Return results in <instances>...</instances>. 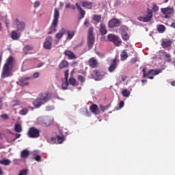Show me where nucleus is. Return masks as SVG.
<instances>
[{
  "label": "nucleus",
  "mask_w": 175,
  "mask_h": 175,
  "mask_svg": "<svg viewBox=\"0 0 175 175\" xmlns=\"http://www.w3.org/2000/svg\"><path fill=\"white\" fill-rule=\"evenodd\" d=\"M14 66V59L12 56H10L2 69L1 78L2 79H7V77H12L13 76V67Z\"/></svg>",
  "instance_id": "nucleus-1"
},
{
  "label": "nucleus",
  "mask_w": 175,
  "mask_h": 175,
  "mask_svg": "<svg viewBox=\"0 0 175 175\" xmlns=\"http://www.w3.org/2000/svg\"><path fill=\"white\" fill-rule=\"evenodd\" d=\"M51 96V93L49 92L40 94L39 96L33 102V106H34L36 109H39L40 106L47 103V102L50 100Z\"/></svg>",
  "instance_id": "nucleus-2"
},
{
  "label": "nucleus",
  "mask_w": 175,
  "mask_h": 175,
  "mask_svg": "<svg viewBox=\"0 0 175 175\" xmlns=\"http://www.w3.org/2000/svg\"><path fill=\"white\" fill-rule=\"evenodd\" d=\"M58 20H59V11L57 8L54 9L53 19L51 27H49V31L48 35H52L57 32V27H58Z\"/></svg>",
  "instance_id": "nucleus-3"
},
{
  "label": "nucleus",
  "mask_w": 175,
  "mask_h": 175,
  "mask_svg": "<svg viewBox=\"0 0 175 175\" xmlns=\"http://www.w3.org/2000/svg\"><path fill=\"white\" fill-rule=\"evenodd\" d=\"M94 43H95V37H94V27H90L88 32V46L89 50L92 49Z\"/></svg>",
  "instance_id": "nucleus-4"
},
{
  "label": "nucleus",
  "mask_w": 175,
  "mask_h": 175,
  "mask_svg": "<svg viewBox=\"0 0 175 175\" xmlns=\"http://www.w3.org/2000/svg\"><path fill=\"white\" fill-rule=\"evenodd\" d=\"M60 133L62 137L59 135H57L56 137H53L51 138V140L53 142H56L57 144H62V143H64L65 140L64 136H67L68 135V130L66 129H63L62 131H60Z\"/></svg>",
  "instance_id": "nucleus-5"
},
{
  "label": "nucleus",
  "mask_w": 175,
  "mask_h": 175,
  "mask_svg": "<svg viewBox=\"0 0 175 175\" xmlns=\"http://www.w3.org/2000/svg\"><path fill=\"white\" fill-rule=\"evenodd\" d=\"M107 39L109 42H111L112 43H113V44H115V46H117V47H120V46H121L122 43V41L121 40L120 36H116V34H108Z\"/></svg>",
  "instance_id": "nucleus-6"
},
{
  "label": "nucleus",
  "mask_w": 175,
  "mask_h": 175,
  "mask_svg": "<svg viewBox=\"0 0 175 175\" xmlns=\"http://www.w3.org/2000/svg\"><path fill=\"white\" fill-rule=\"evenodd\" d=\"M29 137L31 139H38L40 136V131L36 127H31L27 133Z\"/></svg>",
  "instance_id": "nucleus-7"
},
{
  "label": "nucleus",
  "mask_w": 175,
  "mask_h": 175,
  "mask_svg": "<svg viewBox=\"0 0 175 175\" xmlns=\"http://www.w3.org/2000/svg\"><path fill=\"white\" fill-rule=\"evenodd\" d=\"M106 76V73L103 72H99L97 70H94L92 74V79L96 81H100L103 77Z\"/></svg>",
  "instance_id": "nucleus-8"
},
{
  "label": "nucleus",
  "mask_w": 175,
  "mask_h": 175,
  "mask_svg": "<svg viewBox=\"0 0 175 175\" xmlns=\"http://www.w3.org/2000/svg\"><path fill=\"white\" fill-rule=\"evenodd\" d=\"M146 70H147V68H144L142 70L144 77H147L149 75H152V76H158L159 73H162V70H163L162 69H159V70L150 69L148 72H146Z\"/></svg>",
  "instance_id": "nucleus-9"
},
{
  "label": "nucleus",
  "mask_w": 175,
  "mask_h": 175,
  "mask_svg": "<svg viewBox=\"0 0 175 175\" xmlns=\"http://www.w3.org/2000/svg\"><path fill=\"white\" fill-rule=\"evenodd\" d=\"M137 20H139V21H142V23H150V21L152 20V10L148 9L146 16H139Z\"/></svg>",
  "instance_id": "nucleus-10"
},
{
  "label": "nucleus",
  "mask_w": 175,
  "mask_h": 175,
  "mask_svg": "<svg viewBox=\"0 0 175 175\" xmlns=\"http://www.w3.org/2000/svg\"><path fill=\"white\" fill-rule=\"evenodd\" d=\"M161 12L165 14V18H169L174 14V8L173 7H167L165 8H161Z\"/></svg>",
  "instance_id": "nucleus-11"
},
{
  "label": "nucleus",
  "mask_w": 175,
  "mask_h": 175,
  "mask_svg": "<svg viewBox=\"0 0 175 175\" xmlns=\"http://www.w3.org/2000/svg\"><path fill=\"white\" fill-rule=\"evenodd\" d=\"M122 22L117 18H113L108 23L109 28H118L121 25Z\"/></svg>",
  "instance_id": "nucleus-12"
},
{
  "label": "nucleus",
  "mask_w": 175,
  "mask_h": 175,
  "mask_svg": "<svg viewBox=\"0 0 175 175\" xmlns=\"http://www.w3.org/2000/svg\"><path fill=\"white\" fill-rule=\"evenodd\" d=\"M14 24L16 26L17 32H23L25 29V23L18 21V19H15Z\"/></svg>",
  "instance_id": "nucleus-13"
},
{
  "label": "nucleus",
  "mask_w": 175,
  "mask_h": 175,
  "mask_svg": "<svg viewBox=\"0 0 175 175\" xmlns=\"http://www.w3.org/2000/svg\"><path fill=\"white\" fill-rule=\"evenodd\" d=\"M29 80H32V77H23L18 79L17 83L18 85H21V87H25V85H28V84H29L28 82Z\"/></svg>",
  "instance_id": "nucleus-14"
},
{
  "label": "nucleus",
  "mask_w": 175,
  "mask_h": 175,
  "mask_svg": "<svg viewBox=\"0 0 175 175\" xmlns=\"http://www.w3.org/2000/svg\"><path fill=\"white\" fill-rule=\"evenodd\" d=\"M117 68V57H116L114 59H113L111 65L109 66L108 70L110 72V73H113L114 70H116V68Z\"/></svg>",
  "instance_id": "nucleus-15"
},
{
  "label": "nucleus",
  "mask_w": 175,
  "mask_h": 175,
  "mask_svg": "<svg viewBox=\"0 0 175 175\" xmlns=\"http://www.w3.org/2000/svg\"><path fill=\"white\" fill-rule=\"evenodd\" d=\"M90 110L93 113V114H95V116L100 114V111L98 109V105H96V104L92 105L90 107Z\"/></svg>",
  "instance_id": "nucleus-16"
},
{
  "label": "nucleus",
  "mask_w": 175,
  "mask_h": 175,
  "mask_svg": "<svg viewBox=\"0 0 175 175\" xmlns=\"http://www.w3.org/2000/svg\"><path fill=\"white\" fill-rule=\"evenodd\" d=\"M75 6L77 8V10H79V14L81 16L79 17V20L84 18L85 16V11H84L83 8H81V6H80V5H79L77 3L75 4Z\"/></svg>",
  "instance_id": "nucleus-17"
},
{
  "label": "nucleus",
  "mask_w": 175,
  "mask_h": 175,
  "mask_svg": "<svg viewBox=\"0 0 175 175\" xmlns=\"http://www.w3.org/2000/svg\"><path fill=\"white\" fill-rule=\"evenodd\" d=\"M64 55H66V57H68L69 59H77V57L76 56V55L74 54L73 52H72V51H65Z\"/></svg>",
  "instance_id": "nucleus-18"
},
{
  "label": "nucleus",
  "mask_w": 175,
  "mask_h": 175,
  "mask_svg": "<svg viewBox=\"0 0 175 175\" xmlns=\"http://www.w3.org/2000/svg\"><path fill=\"white\" fill-rule=\"evenodd\" d=\"M66 34H67L66 40H72V39H73V36H75V35H76V31H75V30L67 31Z\"/></svg>",
  "instance_id": "nucleus-19"
},
{
  "label": "nucleus",
  "mask_w": 175,
  "mask_h": 175,
  "mask_svg": "<svg viewBox=\"0 0 175 175\" xmlns=\"http://www.w3.org/2000/svg\"><path fill=\"white\" fill-rule=\"evenodd\" d=\"M66 32V29L64 28H62L60 31L55 35L56 39H62V36L65 35V33Z\"/></svg>",
  "instance_id": "nucleus-20"
},
{
  "label": "nucleus",
  "mask_w": 175,
  "mask_h": 175,
  "mask_svg": "<svg viewBox=\"0 0 175 175\" xmlns=\"http://www.w3.org/2000/svg\"><path fill=\"white\" fill-rule=\"evenodd\" d=\"M89 65L90 68H92L93 69L96 68V65H98V62L95 58L92 57L89 60Z\"/></svg>",
  "instance_id": "nucleus-21"
},
{
  "label": "nucleus",
  "mask_w": 175,
  "mask_h": 175,
  "mask_svg": "<svg viewBox=\"0 0 175 175\" xmlns=\"http://www.w3.org/2000/svg\"><path fill=\"white\" fill-rule=\"evenodd\" d=\"M100 33L101 35H106L107 33V29H106V25L100 23Z\"/></svg>",
  "instance_id": "nucleus-22"
},
{
  "label": "nucleus",
  "mask_w": 175,
  "mask_h": 175,
  "mask_svg": "<svg viewBox=\"0 0 175 175\" xmlns=\"http://www.w3.org/2000/svg\"><path fill=\"white\" fill-rule=\"evenodd\" d=\"M38 154H39V151H38V150H34L33 152V155L34 157L35 161H36L37 162H41L42 157H40V155H38Z\"/></svg>",
  "instance_id": "nucleus-23"
},
{
  "label": "nucleus",
  "mask_w": 175,
  "mask_h": 175,
  "mask_svg": "<svg viewBox=\"0 0 175 175\" xmlns=\"http://www.w3.org/2000/svg\"><path fill=\"white\" fill-rule=\"evenodd\" d=\"M94 3L91 1H82L83 8H85L86 9H92V5Z\"/></svg>",
  "instance_id": "nucleus-24"
},
{
  "label": "nucleus",
  "mask_w": 175,
  "mask_h": 175,
  "mask_svg": "<svg viewBox=\"0 0 175 175\" xmlns=\"http://www.w3.org/2000/svg\"><path fill=\"white\" fill-rule=\"evenodd\" d=\"M161 46L163 49L170 47L172 46V40H164L161 42Z\"/></svg>",
  "instance_id": "nucleus-25"
},
{
  "label": "nucleus",
  "mask_w": 175,
  "mask_h": 175,
  "mask_svg": "<svg viewBox=\"0 0 175 175\" xmlns=\"http://www.w3.org/2000/svg\"><path fill=\"white\" fill-rule=\"evenodd\" d=\"M69 63L66 60H62L59 64V69H65V68H68Z\"/></svg>",
  "instance_id": "nucleus-26"
},
{
  "label": "nucleus",
  "mask_w": 175,
  "mask_h": 175,
  "mask_svg": "<svg viewBox=\"0 0 175 175\" xmlns=\"http://www.w3.org/2000/svg\"><path fill=\"white\" fill-rule=\"evenodd\" d=\"M54 121V118L53 117H48L45 118V126H49V125L52 124Z\"/></svg>",
  "instance_id": "nucleus-27"
},
{
  "label": "nucleus",
  "mask_w": 175,
  "mask_h": 175,
  "mask_svg": "<svg viewBox=\"0 0 175 175\" xmlns=\"http://www.w3.org/2000/svg\"><path fill=\"white\" fill-rule=\"evenodd\" d=\"M29 155V151H28V150L27 149H25L21 153V158H23V159L28 158Z\"/></svg>",
  "instance_id": "nucleus-28"
},
{
  "label": "nucleus",
  "mask_w": 175,
  "mask_h": 175,
  "mask_svg": "<svg viewBox=\"0 0 175 175\" xmlns=\"http://www.w3.org/2000/svg\"><path fill=\"white\" fill-rule=\"evenodd\" d=\"M11 38L13 39V40H18L20 38V36H18V33H17V31H12L11 33Z\"/></svg>",
  "instance_id": "nucleus-29"
},
{
  "label": "nucleus",
  "mask_w": 175,
  "mask_h": 175,
  "mask_svg": "<svg viewBox=\"0 0 175 175\" xmlns=\"http://www.w3.org/2000/svg\"><path fill=\"white\" fill-rule=\"evenodd\" d=\"M93 20L94 21H96L97 24H99L100 21H102V16L101 15H98V14H94L93 16Z\"/></svg>",
  "instance_id": "nucleus-30"
},
{
  "label": "nucleus",
  "mask_w": 175,
  "mask_h": 175,
  "mask_svg": "<svg viewBox=\"0 0 175 175\" xmlns=\"http://www.w3.org/2000/svg\"><path fill=\"white\" fill-rule=\"evenodd\" d=\"M51 46H53V42L45 41L44 43V49L45 50H51Z\"/></svg>",
  "instance_id": "nucleus-31"
},
{
  "label": "nucleus",
  "mask_w": 175,
  "mask_h": 175,
  "mask_svg": "<svg viewBox=\"0 0 175 175\" xmlns=\"http://www.w3.org/2000/svg\"><path fill=\"white\" fill-rule=\"evenodd\" d=\"M14 131L15 132H17V133H21V132H23V127H21V124H15Z\"/></svg>",
  "instance_id": "nucleus-32"
},
{
  "label": "nucleus",
  "mask_w": 175,
  "mask_h": 175,
  "mask_svg": "<svg viewBox=\"0 0 175 175\" xmlns=\"http://www.w3.org/2000/svg\"><path fill=\"white\" fill-rule=\"evenodd\" d=\"M122 94L124 98H129V95H131V92L128 90V89H125L122 92Z\"/></svg>",
  "instance_id": "nucleus-33"
},
{
  "label": "nucleus",
  "mask_w": 175,
  "mask_h": 175,
  "mask_svg": "<svg viewBox=\"0 0 175 175\" xmlns=\"http://www.w3.org/2000/svg\"><path fill=\"white\" fill-rule=\"evenodd\" d=\"M121 36H122V40H124V42H128V40H129L130 37L128 33H122Z\"/></svg>",
  "instance_id": "nucleus-34"
},
{
  "label": "nucleus",
  "mask_w": 175,
  "mask_h": 175,
  "mask_svg": "<svg viewBox=\"0 0 175 175\" xmlns=\"http://www.w3.org/2000/svg\"><path fill=\"white\" fill-rule=\"evenodd\" d=\"M10 163H11V161L10 159L0 160L1 165H5V166H8V165H10Z\"/></svg>",
  "instance_id": "nucleus-35"
},
{
  "label": "nucleus",
  "mask_w": 175,
  "mask_h": 175,
  "mask_svg": "<svg viewBox=\"0 0 175 175\" xmlns=\"http://www.w3.org/2000/svg\"><path fill=\"white\" fill-rule=\"evenodd\" d=\"M165 29L166 28L163 25H159L157 27V30L160 33H163V32H165Z\"/></svg>",
  "instance_id": "nucleus-36"
},
{
  "label": "nucleus",
  "mask_w": 175,
  "mask_h": 175,
  "mask_svg": "<svg viewBox=\"0 0 175 175\" xmlns=\"http://www.w3.org/2000/svg\"><path fill=\"white\" fill-rule=\"evenodd\" d=\"M120 35L122 33H126V31H128V27L122 26L120 29Z\"/></svg>",
  "instance_id": "nucleus-37"
},
{
  "label": "nucleus",
  "mask_w": 175,
  "mask_h": 175,
  "mask_svg": "<svg viewBox=\"0 0 175 175\" xmlns=\"http://www.w3.org/2000/svg\"><path fill=\"white\" fill-rule=\"evenodd\" d=\"M72 85V87H75L76 85V79L75 78H70L68 81V85Z\"/></svg>",
  "instance_id": "nucleus-38"
},
{
  "label": "nucleus",
  "mask_w": 175,
  "mask_h": 175,
  "mask_svg": "<svg viewBox=\"0 0 175 175\" xmlns=\"http://www.w3.org/2000/svg\"><path fill=\"white\" fill-rule=\"evenodd\" d=\"M120 57L121 58H124V59H126V58H128V53H126V51H123L121 53Z\"/></svg>",
  "instance_id": "nucleus-39"
},
{
  "label": "nucleus",
  "mask_w": 175,
  "mask_h": 175,
  "mask_svg": "<svg viewBox=\"0 0 175 175\" xmlns=\"http://www.w3.org/2000/svg\"><path fill=\"white\" fill-rule=\"evenodd\" d=\"M33 47L31 45H27L23 48L24 51H31V50H33Z\"/></svg>",
  "instance_id": "nucleus-40"
},
{
  "label": "nucleus",
  "mask_w": 175,
  "mask_h": 175,
  "mask_svg": "<svg viewBox=\"0 0 175 175\" xmlns=\"http://www.w3.org/2000/svg\"><path fill=\"white\" fill-rule=\"evenodd\" d=\"M69 85V81H66L65 83H63L62 85V90H66Z\"/></svg>",
  "instance_id": "nucleus-41"
},
{
  "label": "nucleus",
  "mask_w": 175,
  "mask_h": 175,
  "mask_svg": "<svg viewBox=\"0 0 175 175\" xmlns=\"http://www.w3.org/2000/svg\"><path fill=\"white\" fill-rule=\"evenodd\" d=\"M19 114L21 116H27L28 114V109H25L20 111Z\"/></svg>",
  "instance_id": "nucleus-42"
},
{
  "label": "nucleus",
  "mask_w": 175,
  "mask_h": 175,
  "mask_svg": "<svg viewBox=\"0 0 175 175\" xmlns=\"http://www.w3.org/2000/svg\"><path fill=\"white\" fill-rule=\"evenodd\" d=\"M55 107L53 105H48L46 107V111H52V110H54Z\"/></svg>",
  "instance_id": "nucleus-43"
},
{
  "label": "nucleus",
  "mask_w": 175,
  "mask_h": 175,
  "mask_svg": "<svg viewBox=\"0 0 175 175\" xmlns=\"http://www.w3.org/2000/svg\"><path fill=\"white\" fill-rule=\"evenodd\" d=\"M64 76H65V80H66V81H69L68 80V77H69V70H66L65 72H64Z\"/></svg>",
  "instance_id": "nucleus-44"
},
{
  "label": "nucleus",
  "mask_w": 175,
  "mask_h": 175,
  "mask_svg": "<svg viewBox=\"0 0 175 175\" xmlns=\"http://www.w3.org/2000/svg\"><path fill=\"white\" fill-rule=\"evenodd\" d=\"M78 80H79L81 83H84V81H85V78L83 75H79Z\"/></svg>",
  "instance_id": "nucleus-45"
},
{
  "label": "nucleus",
  "mask_w": 175,
  "mask_h": 175,
  "mask_svg": "<svg viewBox=\"0 0 175 175\" xmlns=\"http://www.w3.org/2000/svg\"><path fill=\"white\" fill-rule=\"evenodd\" d=\"M27 173H28V170L23 169L21 171H20V173L18 175H27Z\"/></svg>",
  "instance_id": "nucleus-46"
},
{
  "label": "nucleus",
  "mask_w": 175,
  "mask_h": 175,
  "mask_svg": "<svg viewBox=\"0 0 175 175\" xmlns=\"http://www.w3.org/2000/svg\"><path fill=\"white\" fill-rule=\"evenodd\" d=\"M158 10H159V7H158L157 4H153L152 11L155 12H158Z\"/></svg>",
  "instance_id": "nucleus-47"
},
{
  "label": "nucleus",
  "mask_w": 175,
  "mask_h": 175,
  "mask_svg": "<svg viewBox=\"0 0 175 175\" xmlns=\"http://www.w3.org/2000/svg\"><path fill=\"white\" fill-rule=\"evenodd\" d=\"M84 25L87 27H90V22L88 21V18L85 19Z\"/></svg>",
  "instance_id": "nucleus-48"
},
{
  "label": "nucleus",
  "mask_w": 175,
  "mask_h": 175,
  "mask_svg": "<svg viewBox=\"0 0 175 175\" xmlns=\"http://www.w3.org/2000/svg\"><path fill=\"white\" fill-rule=\"evenodd\" d=\"M45 42H50V43H53V37L51 36H48L46 38V41Z\"/></svg>",
  "instance_id": "nucleus-49"
},
{
  "label": "nucleus",
  "mask_w": 175,
  "mask_h": 175,
  "mask_svg": "<svg viewBox=\"0 0 175 175\" xmlns=\"http://www.w3.org/2000/svg\"><path fill=\"white\" fill-rule=\"evenodd\" d=\"M1 118H3V120H8L9 119V116H8V114L5 113V114H2L1 116Z\"/></svg>",
  "instance_id": "nucleus-50"
},
{
  "label": "nucleus",
  "mask_w": 175,
  "mask_h": 175,
  "mask_svg": "<svg viewBox=\"0 0 175 175\" xmlns=\"http://www.w3.org/2000/svg\"><path fill=\"white\" fill-rule=\"evenodd\" d=\"M20 101L16 100L14 101V104L12 105V107H16V106H18L20 105Z\"/></svg>",
  "instance_id": "nucleus-51"
},
{
  "label": "nucleus",
  "mask_w": 175,
  "mask_h": 175,
  "mask_svg": "<svg viewBox=\"0 0 175 175\" xmlns=\"http://www.w3.org/2000/svg\"><path fill=\"white\" fill-rule=\"evenodd\" d=\"M40 6V2L39 1H37L34 3V8H39Z\"/></svg>",
  "instance_id": "nucleus-52"
},
{
  "label": "nucleus",
  "mask_w": 175,
  "mask_h": 175,
  "mask_svg": "<svg viewBox=\"0 0 175 175\" xmlns=\"http://www.w3.org/2000/svg\"><path fill=\"white\" fill-rule=\"evenodd\" d=\"M97 55H98V57H100V58H103V57H105V54H103V53L100 52H96Z\"/></svg>",
  "instance_id": "nucleus-53"
},
{
  "label": "nucleus",
  "mask_w": 175,
  "mask_h": 175,
  "mask_svg": "<svg viewBox=\"0 0 175 175\" xmlns=\"http://www.w3.org/2000/svg\"><path fill=\"white\" fill-rule=\"evenodd\" d=\"M38 77H39V72H35V73L33 75V79H38Z\"/></svg>",
  "instance_id": "nucleus-54"
},
{
  "label": "nucleus",
  "mask_w": 175,
  "mask_h": 175,
  "mask_svg": "<svg viewBox=\"0 0 175 175\" xmlns=\"http://www.w3.org/2000/svg\"><path fill=\"white\" fill-rule=\"evenodd\" d=\"M83 46V42H80L79 44H77L74 49H79V47H81Z\"/></svg>",
  "instance_id": "nucleus-55"
},
{
  "label": "nucleus",
  "mask_w": 175,
  "mask_h": 175,
  "mask_svg": "<svg viewBox=\"0 0 175 175\" xmlns=\"http://www.w3.org/2000/svg\"><path fill=\"white\" fill-rule=\"evenodd\" d=\"M131 64H136V62H137V59L133 57L131 59Z\"/></svg>",
  "instance_id": "nucleus-56"
},
{
  "label": "nucleus",
  "mask_w": 175,
  "mask_h": 175,
  "mask_svg": "<svg viewBox=\"0 0 175 175\" xmlns=\"http://www.w3.org/2000/svg\"><path fill=\"white\" fill-rule=\"evenodd\" d=\"M124 107V101H120L119 103V109H122Z\"/></svg>",
  "instance_id": "nucleus-57"
},
{
  "label": "nucleus",
  "mask_w": 175,
  "mask_h": 175,
  "mask_svg": "<svg viewBox=\"0 0 175 175\" xmlns=\"http://www.w3.org/2000/svg\"><path fill=\"white\" fill-rule=\"evenodd\" d=\"M85 116L86 117H91V113L88 111V109H85Z\"/></svg>",
  "instance_id": "nucleus-58"
},
{
  "label": "nucleus",
  "mask_w": 175,
  "mask_h": 175,
  "mask_svg": "<svg viewBox=\"0 0 175 175\" xmlns=\"http://www.w3.org/2000/svg\"><path fill=\"white\" fill-rule=\"evenodd\" d=\"M110 107H111V105H110V104L104 107L105 111H106V110H109V109H110Z\"/></svg>",
  "instance_id": "nucleus-59"
},
{
  "label": "nucleus",
  "mask_w": 175,
  "mask_h": 175,
  "mask_svg": "<svg viewBox=\"0 0 175 175\" xmlns=\"http://www.w3.org/2000/svg\"><path fill=\"white\" fill-rule=\"evenodd\" d=\"M164 54H165V58H168L169 59V58H170V57H172V55L170 53H167L166 52H165Z\"/></svg>",
  "instance_id": "nucleus-60"
},
{
  "label": "nucleus",
  "mask_w": 175,
  "mask_h": 175,
  "mask_svg": "<svg viewBox=\"0 0 175 175\" xmlns=\"http://www.w3.org/2000/svg\"><path fill=\"white\" fill-rule=\"evenodd\" d=\"M99 107H100V109L101 110V111L105 113V106L100 105Z\"/></svg>",
  "instance_id": "nucleus-61"
},
{
  "label": "nucleus",
  "mask_w": 175,
  "mask_h": 175,
  "mask_svg": "<svg viewBox=\"0 0 175 175\" xmlns=\"http://www.w3.org/2000/svg\"><path fill=\"white\" fill-rule=\"evenodd\" d=\"M21 136V134H16L15 135V139L13 140V142H15L16 139H19V137Z\"/></svg>",
  "instance_id": "nucleus-62"
},
{
  "label": "nucleus",
  "mask_w": 175,
  "mask_h": 175,
  "mask_svg": "<svg viewBox=\"0 0 175 175\" xmlns=\"http://www.w3.org/2000/svg\"><path fill=\"white\" fill-rule=\"evenodd\" d=\"M125 80H126V76L121 77L120 82L125 81Z\"/></svg>",
  "instance_id": "nucleus-63"
},
{
  "label": "nucleus",
  "mask_w": 175,
  "mask_h": 175,
  "mask_svg": "<svg viewBox=\"0 0 175 175\" xmlns=\"http://www.w3.org/2000/svg\"><path fill=\"white\" fill-rule=\"evenodd\" d=\"M72 5H70V3H68L66 5V9H70Z\"/></svg>",
  "instance_id": "nucleus-64"
}]
</instances>
